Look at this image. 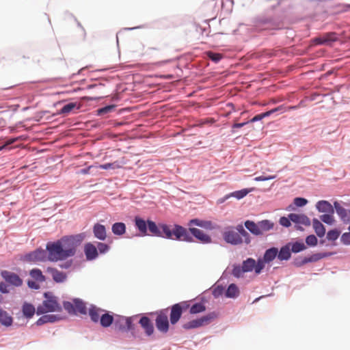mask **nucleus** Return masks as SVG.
Returning <instances> with one entry per match:
<instances>
[{
  "mask_svg": "<svg viewBox=\"0 0 350 350\" xmlns=\"http://www.w3.org/2000/svg\"><path fill=\"white\" fill-rule=\"evenodd\" d=\"M334 212L323 214L320 216V219L325 224L332 226L335 223V219L334 217Z\"/></svg>",
  "mask_w": 350,
  "mask_h": 350,
  "instance_id": "obj_49",
  "label": "nucleus"
},
{
  "mask_svg": "<svg viewBox=\"0 0 350 350\" xmlns=\"http://www.w3.org/2000/svg\"><path fill=\"white\" fill-rule=\"evenodd\" d=\"M14 323V318L6 310L3 308L0 309V324L1 325L10 327Z\"/></svg>",
  "mask_w": 350,
  "mask_h": 350,
  "instance_id": "obj_29",
  "label": "nucleus"
},
{
  "mask_svg": "<svg viewBox=\"0 0 350 350\" xmlns=\"http://www.w3.org/2000/svg\"><path fill=\"white\" fill-rule=\"evenodd\" d=\"M116 105L113 103L106 105L98 108L95 111V114L98 116H105L113 112L116 109Z\"/></svg>",
  "mask_w": 350,
  "mask_h": 350,
  "instance_id": "obj_37",
  "label": "nucleus"
},
{
  "mask_svg": "<svg viewBox=\"0 0 350 350\" xmlns=\"http://www.w3.org/2000/svg\"><path fill=\"white\" fill-rule=\"evenodd\" d=\"M103 312L98 322L101 327L107 328L114 323L115 313L105 310Z\"/></svg>",
  "mask_w": 350,
  "mask_h": 350,
  "instance_id": "obj_24",
  "label": "nucleus"
},
{
  "mask_svg": "<svg viewBox=\"0 0 350 350\" xmlns=\"http://www.w3.org/2000/svg\"><path fill=\"white\" fill-rule=\"evenodd\" d=\"M210 290H211V289L210 288ZM202 298H204L206 299V301H205V305H206L211 299V293L209 292V289H207V290L203 291L200 295H199L196 297V299L200 301H202Z\"/></svg>",
  "mask_w": 350,
  "mask_h": 350,
  "instance_id": "obj_57",
  "label": "nucleus"
},
{
  "mask_svg": "<svg viewBox=\"0 0 350 350\" xmlns=\"http://www.w3.org/2000/svg\"><path fill=\"white\" fill-rule=\"evenodd\" d=\"M286 257V261L289 260L293 254H299L307 249L304 241L301 238L293 239L282 245Z\"/></svg>",
  "mask_w": 350,
  "mask_h": 350,
  "instance_id": "obj_10",
  "label": "nucleus"
},
{
  "mask_svg": "<svg viewBox=\"0 0 350 350\" xmlns=\"http://www.w3.org/2000/svg\"><path fill=\"white\" fill-rule=\"evenodd\" d=\"M155 315L154 324L157 329L162 334H166L170 329V319L168 317V309H161L150 313Z\"/></svg>",
  "mask_w": 350,
  "mask_h": 350,
  "instance_id": "obj_9",
  "label": "nucleus"
},
{
  "mask_svg": "<svg viewBox=\"0 0 350 350\" xmlns=\"http://www.w3.org/2000/svg\"><path fill=\"white\" fill-rule=\"evenodd\" d=\"M30 276L38 282H45L46 280V276L42 273V271L38 268H33L29 271Z\"/></svg>",
  "mask_w": 350,
  "mask_h": 350,
  "instance_id": "obj_41",
  "label": "nucleus"
},
{
  "mask_svg": "<svg viewBox=\"0 0 350 350\" xmlns=\"http://www.w3.org/2000/svg\"><path fill=\"white\" fill-rule=\"evenodd\" d=\"M278 223L284 228H288L292 226V213L287 216H282L280 217Z\"/></svg>",
  "mask_w": 350,
  "mask_h": 350,
  "instance_id": "obj_47",
  "label": "nucleus"
},
{
  "mask_svg": "<svg viewBox=\"0 0 350 350\" xmlns=\"http://www.w3.org/2000/svg\"><path fill=\"white\" fill-rule=\"evenodd\" d=\"M262 256L269 264L272 262L275 258L281 262L286 261V257L282 246H281L280 248L275 246H271L266 249Z\"/></svg>",
  "mask_w": 350,
  "mask_h": 350,
  "instance_id": "obj_16",
  "label": "nucleus"
},
{
  "mask_svg": "<svg viewBox=\"0 0 350 350\" xmlns=\"http://www.w3.org/2000/svg\"><path fill=\"white\" fill-rule=\"evenodd\" d=\"M95 244L96 245L97 247L98 255L105 254L110 250V245L108 243L100 241H96Z\"/></svg>",
  "mask_w": 350,
  "mask_h": 350,
  "instance_id": "obj_50",
  "label": "nucleus"
},
{
  "mask_svg": "<svg viewBox=\"0 0 350 350\" xmlns=\"http://www.w3.org/2000/svg\"><path fill=\"white\" fill-rule=\"evenodd\" d=\"M292 222L294 224V228L300 232L304 231L302 226H310L311 225L310 218L304 213H292Z\"/></svg>",
  "mask_w": 350,
  "mask_h": 350,
  "instance_id": "obj_17",
  "label": "nucleus"
},
{
  "mask_svg": "<svg viewBox=\"0 0 350 350\" xmlns=\"http://www.w3.org/2000/svg\"><path fill=\"white\" fill-rule=\"evenodd\" d=\"M275 178V176H258L254 178V180L257 182L266 181L273 180Z\"/></svg>",
  "mask_w": 350,
  "mask_h": 350,
  "instance_id": "obj_62",
  "label": "nucleus"
},
{
  "mask_svg": "<svg viewBox=\"0 0 350 350\" xmlns=\"http://www.w3.org/2000/svg\"><path fill=\"white\" fill-rule=\"evenodd\" d=\"M66 316L54 314H46L41 316L35 323L37 326H41L46 323H55L66 319Z\"/></svg>",
  "mask_w": 350,
  "mask_h": 350,
  "instance_id": "obj_20",
  "label": "nucleus"
},
{
  "mask_svg": "<svg viewBox=\"0 0 350 350\" xmlns=\"http://www.w3.org/2000/svg\"><path fill=\"white\" fill-rule=\"evenodd\" d=\"M0 275L3 281L0 282V293L9 294L11 289L19 288L23 284V278L16 273L8 270H1Z\"/></svg>",
  "mask_w": 350,
  "mask_h": 350,
  "instance_id": "obj_5",
  "label": "nucleus"
},
{
  "mask_svg": "<svg viewBox=\"0 0 350 350\" xmlns=\"http://www.w3.org/2000/svg\"><path fill=\"white\" fill-rule=\"evenodd\" d=\"M168 309V317L170 319L172 325H175L181 319L183 313L187 310V306L183 303V301L172 304L166 308Z\"/></svg>",
  "mask_w": 350,
  "mask_h": 350,
  "instance_id": "obj_12",
  "label": "nucleus"
},
{
  "mask_svg": "<svg viewBox=\"0 0 350 350\" xmlns=\"http://www.w3.org/2000/svg\"><path fill=\"white\" fill-rule=\"evenodd\" d=\"M36 312H35V314H36L38 316H42L49 312V310H47V308L45 307V305L44 304L43 302L42 303V304H39L37 306V308H36Z\"/></svg>",
  "mask_w": 350,
  "mask_h": 350,
  "instance_id": "obj_56",
  "label": "nucleus"
},
{
  "mask_svg": "<svg viewBox=\"0 0 350 350\" xmlns=\"http://www.w3.org/2000/svg\"><path fill=\"white\" fill-rule=\"evenodd\" d=\"M46 271L51 273L53 280L57 284L64 283L67 279V274L65 272L59 271L55 267H48Z\"/></svg>",
  "mask_w": 350,
  "mask_h": 350,
  "instance_id": "obj_23",
  "label": "nucleus"
},
{
  "mask_svg": "<svg viewBox=\"0 0 350 350\" xmlns=\"http://www.w3.org/2000/svg\"><path fill=\"white\" fill-rule=\"evenodd\" d=\"M277 1L275 5H271L265 12L254 18L253 23L256 28L266 30H280L284 28V16L276 10L282 0Z\"/></svg>",
  "mask_w": 350,
  "mask_h": 350,
  "instance_id": "obj_3",
  "label": "nucleus"
},
{
  "mask_svg": "<svg viewBox=\"0 0 350 350\" xmlns=\"http://www.w3.org/2000/svg\"><path fill=\"white\" fill-rule=\"evenodd\" d=\"M211 294L215 299H217L221 296L226 298L236 299L240 295V288L235 283H230L227 286L223 284H217L215 282L211 287Z\"/></svg>",
  "mask_w": 350,
  "mask_h": 350,
  "instance_id": "obj_6",
  "label": "nucleus"
},
{
  "mask_svg": "<svg viewBox=\"0 0 350 350\" xmlns=\"http://www.w3.org/2000/svg\"><path fill=\"white\" fill-rule=\"evenodd\" d=\"M291 263L295 267L297 268L301 267L308 263H314L312 254H310L306 256H297L293 258Z\"/></svg>",
  "mask_w": 350,
  "mask_h": 350,
  "instance_id": "obj_28",
  "label": "nucleus"
},
{
  "mask_svg": "<svg viewBox=\"0 0 350 350\" xmlns=\"http://www.w3.org/2000/svg\"><path fill=\"white\" fill-rule=\"evenodd\" d=\"M312 226L316 235L320 239L323 238L326 234V228L322 222L317 218H313Z\"/></svg>",
  "mask_w": 350,
  "mask_h": 350,
  "instance_id": "obj_30",
  "label": "nucleus"
},
{
  "mask_svg": "<svg viewBox=\"0 0 350 350\" xmlns=\"http://www.w3.org/2000/svg\"><path fill=\"white\" fill-rule=\"evenodd\" d=\"M81 104L77 102H70L65 104L58 112V114L68 115L74 109L79 111L81 108Z\"/></svg>",
  "mask_w": 350,
  "mask_h": 350,
  "instance_id": "obj_31",
  "label": "nucleus"
},
{
  "mask_svg": "<svg viewBox=\"0 0 350 350\" xmlns=\"http://www.w3.org/2000/svg\"><path fill=\"white\" fill-rule=\"evenodd\" d=\"M103 309H101L100 308H98L94 304H91L90 306L89 310H88V314L90 316V318L91 321L94 323H97L99 321V319L100 318V312H103Z\"/></svg>",
  "mask_w": 350,
  "mask_h": 350,
  "instance_id": "obj_33",
  "label": "nucleus"
},
{
  "mask_svg": "<svg viewBox=\"0 0 350 350\" xmlns=\"http://www.w3.org/2000/svg\"><path fill=\"white\" fill-rule=\"evenodd\" d=\"M248 124H249V122H247V121L232 124V125L231 126V128H232L231 133H234L236 132L235 131L236 129H241Z\"/></svg>",
  "mask_w": 350,
  "mask_h": 350,
  "instance_id": "obj_63",
  "label": "nucleus"
},
{
  "mask_svg": "<svg viewBox=\"0 0 350 350\" xmlns=\"http://www.w3.org/2000/svg\"><path fill=\"white\" fill-rule=\"evenodd\" d=\"M43 297L44 300L42 302L49 312L62 311V306L59 303L57 297H56L52 292H44L43 293Z\"/></svg>",
  "mask_w": 350,
  "mask_h": 350,
  "instance_id": "obj_15",
  "label": "nucleus"
},
{
  "mask_svg": "<svg viewBox=\"0 0 350 350\" xmlns=\"http://www.w3.org/2000/svg\"><path fill=\"white\" fill-rule=\"evenodd\" d=\"M86 238L85 232L62 236L61 238L50 241L46 243V252L48 261L56 262L73 257L77 247Z\"/></svg>",
  "mask_w": 350,
  "mask_h": 350,
  "instance_id": "obj_1",
  "label": "nucleus"
},
{
  "mask_svg": "<svg viewBox=\"0 0 350 350\" xmlns=\"http://www.w3.org/2000/svg\"><path fill=\"white\" fill-rule=\"evenodd\" d=\"M327 42V41L324 40L323 39L322 34H321L318 36H316L311 40V43L314 45H319V46L325 45V43H326Z\"/></svg>",
  "mask_w": 350,
  "mask_h": 350,
  "instance_id": "obj_58",
  "label": "nucleus"
},
{
  "mask_svg": "<svg viewBox=\"0 0 350 350\" xmlns=\"http://www.w3.org/2000/svg\"><path fill=\"white\" fill-rule=\"evenodd\" d=\"M245 273V272L241 264L234 263L232 265V269L230 272V274L235 278L239 279L242 278Z\"/></svg>",
  "mask_w": 350,
  "mask_h": 350,
  "instance_id": "obj_42",
  "label": "nucleus"
},
{
  "mask_svg": "<svg viewBox=\"0 0 350 350\" xmlns=\"http://www.w3.org/2000/svg\"><path fill=\"white\" fill-rule=\"evenodd\" d=\"M21 312L23 316L27 319H31L35 314L36 308L34 305L30 302L24 301L21 306Z\"/></svg>",
  "mask_w": 350,
  "mask_h": 350,
  "instance_id": "obj_27",
  "label": "nucleus"
},
{
  "mask_svg": "<svg viewBox=\"0 0 350 350\" xmlns=\"http://www.w3.org/2000/svg\"><path fill=\"white\" fill-rule=\"evenodd\" d=\"M72 301L75 304L76 315H77L78 313L83 315L87 314L88 310L86 307V304L83 299L80 298H74L72 299Z\"/></svg>",
  "mask_w": 350,
  "mask_h": 350,
  "instance_id": "obj_35",
  "label": "nucleus"
},
{
  "mask_svg": "<svg viewBox=\"0 0 350 350\" xmlns=\"http://www.w3.org/2000/svg\"><path fill=\"white\" fill-rule=\"evenodd\" d=\"M293 201V205L297 209L306 206L308 203V200L304 197H295Z\"/></svg>",
  "mask_w": 350,
  "mask_h": 350,
  "instance_id": "obj_52",
  "label": "nucleus"
},
{
  "mask_svg": "<svg viewBox=\"0 0 350 350\" xmlns=\"http://www.w3.org/2000/svg\"><path fill=\"white\" fill-rule=\"evenodd\" d=\"M20 260L27 262H46L48 258L45 249L42 247H38L34 250L25 253L21 255Z\"/></svg>",
  "mask_w": 350,
  "mask_h": 350,
  "instance_id": "obj_11",
  "label": "nucleus"
},
{
  "mask_svg": "<svg viewBox=\"0 0 350 350\" xmlns=\"http://www.w3.org/2000/svg\"><path fill=\"white\" fill-rule=\"evenodd\" d=\"M260 235L262 236L264 232L271 230L274 228V222L269 219H263L258 221Z\"/></svg>",
  "mask_w": 350,
  "mask_h": 350,
  "instance_id": "obj_38",
  "label": "nucleus"
},
{
  "mask_svg": "<svg viewBox=\"0 0 350 350\" xmlns=\"http://www.w3.org/2000/svg\"><path fill=\"white\" fill-rule=\"evenodd\" d=\"M187 226L189 227L198 226L199 228L209 230H216L218 228V225L213 223L212 221L202 219L197 217L189 220Z\"/></svg>",
  "mask_w": 350,
  "mask_h": 350,
  "instance_id": "obj_18",
  "label": "nucleus"
},
{
  "mask_svg": "<svg viewBox=\"0 0 350 350\" xmlns=\"http://www.w3.org/2000/svg\"><path fill=\"white\" fill-rule=\"evenodd\" d=\"M323 39L327 41L325 45L332 46V44L339 40L338 35L334 31H329L322 33Z\"/></svg>",
  "mask_w": 350,
  "mask_h": 350,
  "instance_id": "obj_39",
  "label": "nucleus"
},
{
  "mask_svg": "<svg viewBox=\"0 0 350 350\" xmlns=\"http://www.w3.org/2000/svg\"><path fill=\"white\" fill-rule=\"evenodd\" d=\"M286 111V107L284 105H281L280 106H278L275 108H273L270 110H268L267 111L262 112L264 114L265 118H267L271 116L273 114H282Z\"/></svg>",
  "mask_w": 350,
  "mask_h": 350,
  "instance_id": "obj_45",
  "label": "nucleus"
},
{
  "mask_svg": "<svg viewBox=\"0 0 350 350\" xmlns=\"http://www.w3.org/2000/svg\"><path fill=\"white\" fill-rule=\"evenodd\" d=\"M206 299L202 298L200 301L195 297L189 300L183 301L185 306H187L189 314L191 316L202 314L206 310V306L205 305Z\"/></svg>",
  "mask_w": 350,
  "mask_h": 350,
  "instance_id": "obj_14",
  "label": "nucleus"
},
{
  "mask_svg": "<svg viewBox=\"0 0 350 350\" xmlns=\"http://www.w3.org/2000/svg\"><path fill=\"white\" fill-rule=\"evenodd\" d=\"M336 254V252H323L314 253L312 254L314 262H316L323 258L332 256Z\"/></svg>",
  "mask_w": 350,
  "mask_h": 350,
  "instance_id": "obj_48",
  "label": "nucleus"
},
{
  "mask_svg": "<svg viewBox=\"0 0 350 350\" xmlns=\"http://www.w3.org/2000/svg\"><path fill=\"white\" fill-rule=\"evenodd\" d=\"M207 55L208 59L215 64L219 63L224 57L222 54L213 51H208Z\"/></svg>",
  "mask_w": 350,
  "mask_h": 350,
  "instance_id": "obj_53",
  "label": "nucleus"
},
{
  "mask_svg": "<svg viewBox=\"0 0 350 350\" xmlns=\"http://www.w3.org/2000/svg\"><path fill=\"white\" fill-rule=\"evenodd\" d=\"M241 265L245 273L254 271L256 273V260L254 258L248 257L242 261Z\"/></svg>",
  "mask_w": 350,
  "mask_h": 350,
  "instance_id": "obj_36",
  "label": "nucleus"
},
{
  "mask_svg": "<svg viewBox=\"0 0 350 350\" xmlns=\"http://www.w3.org/2000/svg\"><path fill=\"white\" fill-rule=\"evenodd\" d=\"M133 222L138 232L137 234L138 237H143L150 235L171 240L173 224L164 222L157 223L150 219H145L138 215L134 217Z\"/></svg>",
  "mask_w": 350,
  "mask_h": 350,
  "instance_id": "obj_2",
  "label": "nucleus"
},
{
  "mask_svg": "<svg viewBox=\"0 0 350 350\" xmlns=\"http://www.w3.org/2000/svg\"><path fill=\"white\" fill-rule=\"evenodd\" d=\"M315 208L318 212L324 214L334 212V204L332 205L329 201L325 200L318 201L315 204Z\"/></svg>",
  "mask_w": 350,
  "mask_h": 350,
  "instance_id": "obj_26",
  "label": "nucleus"
},
{
  "mask_svg": "<svg viewBox=\"0 0 350 350\" xmlns=\"http://www.w3.org/2000/svg\"><path fill=\"white\" fill-rule=\"evenodd\" d=\"M341 234V231L339 228H335L331 230H329L327 232L326 239L329 241H332V246H336V241L338 239Z\"/></svg>",
  "mask_w": 350,
  "mask_h": 350,
  "instance_id": "obj_40",
  "label": "nucleus"
},
{
  "mask_svg": "<svg viewBox=\"0 0 350 350\" xmlns=\"http://www.w3.org/2000/svg\"><path fill=\"white\" fill-rule=\"evenodd\" d=\"M172 241L193 243L196 239L200 243L210 244L213 242L211 237L202 230L195 227L185 228L180 224H173Z\"/></svg>",
  "mask_w": 350,
  "mask_h": 350,
  "instance_id": "obj_4",
  "label": "nucleus"
},
{
  "mask_svg": "<svg viewBox=\"0 0 350 350\" xmlns=\"http://www.w3.org/2000/svg\"><path fill=\"white\" fill-rule=\"evenodd\" d=\"M253 190L254 188H244L240 190L234 191L230 193V195L233 196V198H235L237 200H241Z\"/></svg>",
  "mask_w": 350,
  "mask_h": 350,
  "instance_id": "obj_44",
  "label": "nucleus"
},
{
  "mask_svg": "<svg viewBox=\"0 0 350 350\" xmlns=\"http://www.w3.org/2000/svg\"><path fill=\"white\" fill-rule=\"evenodd\" d=\"M64 261V262L59 264V267L62 269H68L70 268L73 263L72 259L68 258L67 260H65Z\"/></svg>",
  "mask_w": 350,
  "mask_h": 350,
  "instance_id": "obj_61",
  "label": "nucleus"
},
{
  "mask_svg": "<svg viewBox=\"0 0 350 350\" xmlns=\"http://www.w3.org/2000/svg\"><path fill=\"white\" fill-rule=\"evenodd\" d=\"M221 236L224 241L228 245L237 246L243 243L239 234L232 228L231 225L224 228Z\"/></svg>",
  "mask_w": 350,
  "mask_h": 350,
  "instance_id": "obj_13",
  "label": "nucleus"
},
{
  "mask_svg": "<svg viewBox=\"0 0 350 350\" xmlns=\"http://www.w3.org/2000/svg\"><path fill=\"white\" fill-rule=\"evenodd\" d=\"M140 319L138 323L144 329L146 336H151L154 332V327L152 321L146 314H140Z\"/></svg>",
  "mask_w": 350,
  "mask_h": 350,
  "instance_id": "obj_19",
  "label": "nucleus"
},
{
  "mask_svg": "<svg viewBox=\"0 0 350 350\" xmlns=\"http://www.w3.org/2000/svg\"><path fill=\"white\" fill-rule=\"evenodd\" d=\"M92 232L94 237L100 241H104L107 239V229L105 225L99 222L95 223L92 226Z\"/></svg>",
  "mask_w": 350,
  "mask_h": 350,
  "instance_id": "obj_22",
  "label": "nucleus"
},
{
  "mask_svg": "<svg viewBox=\"0 0 350 350\" xmlns=\"http://www.w3.org/2000/svg\"><path fill=\"white\" fill-rule=\"evenodd\" d=\"M83 252L87 261L94 260L99 256L96 245L92 242H88L85 243L83 247Z\"/></svg>",
  "mask_w": 350,
  "mask_h": 350,
  "instance_id": "obj_21",
  "label": "nucleus"
},
{
  "mask_svg": "<svg viewBox=\"0 0 350 350\" xmlns=\"http://www.w3.org/2000/svg\"><path fill=\"white\" fill-rule=\"evenodd\" d=\"M40 282L36 281L35 280L28 279L27 281V285L29 288L32 290H38L40 288Z\"/></svg>",
  "mask_w": 350,
  "mask_h": 350,
  "instance_id": "obj_59",
  "label": "nucleus"
},
{
  "mask_svg": "<svg viewBox=\"0 0 350 350\" xmlns=\"http://www.w3.org/2000/svg\"><path fill=\"white\" fill-rule=\"evenodd\" d=\"M219 316V313L217 311L209 312L183 324L182 327L185 330L198 329L211 324Z\"/></svg>",
  "mask_w": 350,
  "mask_h": 350,
  "instance_id": "obj_8",
  "label": "nucleus"
},
{
  "mask_svg": "<svg viewBox=\"0 0 350 350\" xmlns=\"http://www.w3.org/2000/svg\"><path fill=\"white\" fill-rule=\"evenodd\" d=\"M340 241L345 245H350V232H345L340 237Z\"/></svg>",
  "mask_w": 350,
  "mask_h": 350,
  "instance_id": "obj_60",
  "label": "nucleus"
},
{
  "mask_svg": "<svg viewBox=\"0 0 350 350\" xmlns=\"http://www.w3.org/2000/svg\"><path fill=\"white\" fill-rule=\"evenodd\" d=\"M63 307L70 314L76 315L75 304V303L69 301H63Z\"/></svg>",
  "mask_w": 350,
  "mask_h": 350,
  "instance_id": "obj_51",
  "label": "nucleus"
},
{
  "mask_svg": "<svg viewBox=\"0 0 350 350\" xmlns=\"http://www.w3.org/2000/svg\"><path fill=\"white\" fill-rule=\"evenodd\" d=\"M111 232L115 236L122 237L126 232V226L122 221H116L111 225Z\"/></svg>",
  "mask_w": 350,
  "mask_h": 350,
  "instance_id": "obj_32",
  "label": "nucleus"
},
{
  "mask_svg": "<svg viewBox=\"0 0 350 350\" xmlns=\"http://www.w3.org/2000/svg\"><path fill=\"white\" fill-rule=\"evenodd\" d=\"M334 213L338 215L340 219L344 224L350 223V217H347L348 211L344 208L338 200L334 202Z\"/></svg>",
  "mask_w": 350,
  "mask_h": 350,
  "instance_id": "obj_25",
  "label": "nucleus"
},
{
  "mask_svg": "<svg viewBox=\"0 0 350 350\" xmlns=\"http://www.w3.org/2000/svg\"><path fill=\"white\" fill-rule=\"evenodd\" d=\"M135 317L136 316L125 317L115 314L114 323H113L114 329L122 333L130 332L133 337L136 338L137 333L133 323Z\"/></svg>",
  "mask_w": 350,
  "mask_h": 350,
  "instance_id": "obj_7",
  "label": "nucleus"
},
{
  "mask_svg": "<svg viewBox=\"0 0 350 350\" xmlns=\"http://www.w3.org/2000/svg\"><path fill=\"white\" fill-rule=\"evenodd\" d=\"M266 265H269L267 260L263 256H260L256 260V275H260Z\"/></svg>",
  "mask_w": 350,
  "mask_h": 350,
  "instance_id": "obj_43",
  "label": "nucleus"
},
{
  "mask_svg": "<svg viewBox=\"0 0 350 350\" xmlns=\"http://www.w3.org/2000/svg\"><path fill=\"white\" fill-rule=\"evenodd\" d=\"M245 228L253 235L259 237L260 235V231L258 228V222H255L253 220L247 219L245 221Z\"/></svg>",
  "mask_w": 350,
  "mask_h": 350,
  "instance_id": "obj_34",
  "label": "nucleus"
},
{
  "mask_svg": "<svg viewBox=\"0 0 350 350\" xmlns=\"http://www.w3.org/2000/svg\"><path fill=\"white\" fill-rule=\"evenodd\" d=\"M239 236L241 237V239L243 241V243H244L245 245H249L252 241V237L250 234V232L247 229L243 230L241 232Z\"/></svg>",
  "mask_w": 350,
  "mask_h": 350,
  "instance_id": "obj_55",
  "label": "nucleus"
},
{
  "mask_svg": "<svg viewBox=\"0 0 350 350\" xmlns=\"http://www.w3.org/2000/svg\"><path fill=\"white\" fill-rule=\"evenodd\" d=\"M305 245L308 247H314L319 243L318 237L313 234H308L305 238Z\"/></svg>",
  "mask_w": 350,
  "mask_h": 350,
  "instance_id": "obj_46",
  "label": "nucleus"
},
{
  "mask_svg": "<svg viewBox=\"0 0 350 350\" xmlns=\"http://www.w3.org/2000/svg\"><path fill=\"white\" fill-rule=\"evenodd\" d=\"M120 167L119 162L118 161L112 163H105L99 165V168L105 170H109L111 169L115 170Z\"/></svg>",
  "mask_w": 350,
  "mask_h": 350,
  "instance_id": "obj_54",
  "label": "nucleus"
},
{
  "mask_svg": "<svg viewBox=\"0 0 350 350\" xmlns=\"http://www.w3.org/2000/svg\"><path fill=\"white\" fill-rule=\"evenodd\" d=\"M265 118L264 116L263 113H260L258 114L255 115L253 118H252L250 120H247V122L250 123H254L258 121L262 120V119Z\"/></svg>",
  "mask_w": 350,
  "mask_h": 350,
  "instance_id": "obj_64",
  "label": "nucleus"
}]
</instances>
